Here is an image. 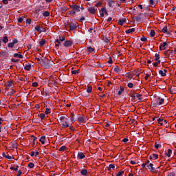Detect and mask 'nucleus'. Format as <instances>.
Instances as JSON below:
<instances>
[{
	"label": "nucleus",
	"mask_w": 176,
	"mask_h": 176,
	"mask_svg": "<svg viewBox=\"0 0 176 176\" xmlns=\"http://www.w3.org/2000/svg\"><path fill=\"white\" fill-rule=\"evenodd\" d=\"M69 14H70L71 16H75V14H76L75 11L74 10H72L69 12Z\"/></svg>",
	"instance_id": "nucleus-49"
},
{
	"label": "nucleus",
	"mask_w": 176,
	"mask_h": 176,
	"mask_svg": "<svg viewBox=\"0 0 176 176\" xmlns=\"http://www.w3.org/2000/svg\"><path fill=\"white\" fill-rule=\"evenodd\" d=\"M46 43V40H41L39 41L40 46H44V45Z\"/></svg>",
	"instance_id": "nucleus-36"
},
{
	"label": "nucleus",
	"mask_w": 176,
	"mask_h": 176,
	"mask_svg": "<svg viewBox=\"0 0 176 176\" xmlns=\"http://www.w3.org/2000/svg\"><path fill=\"white\" fill-rule=\"evenodd\" d=\"M62 126L65 129L67 127H69V124L68 123H67V121H65L63 123H62Z\"/></svg>",
	"instance_id": "nucleus-32"
},
{
	"label": "nucleus",
	"mask_w": 176,
	"mask_h": 176,
	"mask_svg": "<svg viewBox=\"0 0 176 176\" xmlns=\"http://www.w3.org/2000/svg\"><path fill=\"white\" fill-rule=\"evenodd\" d=\"M176 90V87L173 86L170 89V93H171V94H173V91H175Z\"/></svg>",
	"instance_id": "nucleus-47"
},
{
	"label": "nucleus",
	"mask_w": 176,
	"mask_h": 176,
	"mask_svg": "<svg viewBox=\"0 0 176 176\" xmlns=\"http://www.w3.org/2000/svg\"><path fill=\"white\" fill-rule=\"evenodd\" d=\"M166 35H168V36H171V30H167L166 32Z\"/></svg>",
	"instance_id": "nucleus-61"
},
{
	"label": "nucleus",
	"mask_w": 176,
	"mask_h": 176,
	"mask_svg": "<svg viewBox=\"0 0 176 176\" xmlns=\"http://www.w3.org/2000/svg\"><path fill=\"white\" fill-rule=\"evenodd\" d=\"M6 102V98H3L0 100V105H2V104H5Z\"/></svg>",
	"instance_id": "nucleus-38"
},
{
	"label": "nucleus",
	"mask_w": 176,
	"mask_h": 176,
	"mask_svg": "<svg viewBox=\"0 0 176 176\" xmlns=\"http://www.w3.org/2000/svg\"><path fill=\"white\" fill-rule=\"evenodd\" d=\"M122 91H124V88L120 89L118 91V96H121Z\"/></svg>",
	"instance_id": "nucleus-48"
},
{
	"label": "nucleus",
	"mask_w": 176,
	"mask_h": 176,
	"mask_svg": "<svg viewBox=\"0 0 176 176\" xmlns=\"http://www.w3.org/2000/svg\"><path fill=\"white\" fill-rule=\"evenodd\" d=\"M155 58H154V61H157L158 60H160V55L159 54V53H157L155 54Z\"/></svg>",
	"instance_id": "nucleus-27"
},
{
	"label": "nucleus",
	"mask_w": 176,
	"mask_h": 176,
	"mask_svg": "<svg viewBox=\"0 0 176 176\" xmlns=\"http://www.w3.org/2000/svg\"><path fill=\"white\" fill-rule=\"evenodd\" d=\"M157 122H158L159 124L161 126H166L167 127V121L164 120L163 118H157Z\"/></svg>",
	"instance_id": "nucleus-5"
},
{
	"label": "nucleus",
	"mask_w": 176,
	"mask_h": 176,
	"mask_svg": "<svg viewBox=\"0 0 176 176\" xmlns=\"http://www.w3.org/2000/svg\"><path fill=\"white\" fill-rule=\"evenodd\" d=\"M96 8H94V7H89V8H88V12H90L91 14H96Z\"/></svg>",
	"instance_id": "nucleus-12"
},
{
	"label": "nucleus",
	"mask_w": 176,
	"mask_h": 176,
	"mask_svg": "<svg viewBox=\"0 0 176 176\" xmlns=\"http://www.w3.org/2000/svg\"><path fill=\"white\" fill-rule=\"evenodd\" d=\"M149 163H150V161L149 160H146V162H143V164H144V166H148V164H149Z\"/></svg>",
	"instance_id": "nucleus-60"
},
{
	"label": "nucleus",
	"mask_w": 176,
	"mask_h": 176,
	"mask_svg": "<svg viewBox=\"0 0 176 176\" xmlns=\"http://www.w3.org/2000/svg\"><path fill=\"white\" fill-rule=\"evenodd\" d=\"M126 21H127V19H126L125 18L120 19L118 20V24L120 25H123V24H124Z\"/></svg>",
	"instance_id": "nucleus-13"
},
{
	"label": "nucleus",
	"mask_w": 176,
	"mask_h": 176,
	"mask_svg": "<svg viewBox=\"0 0 176 176\" xmlns=\"http://www.w3.org/2000/svg\"><path fill=\"white\" fill-rule=\"evenodd\" d=\"M87 51L89 52V53H93V52H94V48L91 47H87Z\"/></svg>",
	"instance_id": "nucleus-40"
},
{
	"label": "nucleus",
	"mask_w": 176,
	"mask_h": 176,
	"mask_svg": "<svg viewBox=\"0 0 176 176\" xmlns=\"http://www.w3.org/2000/svg\"><path fill=\"white\" fill-rule=\"evenodd\" d=\"M168 28L167 26L164 27V28L162 30V32L164 34H166L167 32Z\"/></svg>",
	"instance_id": "nucleus-45"
},
{
	"label": "nucleus",
	"mask_w": 176,
	"mask_h": 176,
	"mask_svg": "<svg viewBox=\"0 0 176 176\" xmlns=\"http://www.w3.org/2000/svg\"><path fill=\"white\" fill-rule=\"evenodd\" d=\"M166 46H167V42L162 43L160 45V50H166Z\"/></svg>",
	"instance_id": "nucleus-11"
},
{
	"label": "nucleus",
	"mask_w": 176,
	"mask_h": 176,
	"mask_svg": "<svg viewBox=\"0 0 176 176\" xmlns=\"http://www.w3.org/2000/svg\"><path fill=\"white\" fill-rule=\"evenodd\" d=\"M43 16L44 17H49V16H50V12L49 11H44Z\"/></svg>",
	"instance_id": "nucleus-26"
},
{
	"label": "nucleus",
	"mask_w": 176,
	"mask_h": 176,
	"mask_svg": "<svg viewBox=\"0 0 176 176\" xmlns=\"http://www.w3.org/2000/svg\"><path fill=\"white\" fill-rule=\"evenodd\" d=\"M78 116L77 122H79L80 123H86V122H87V118L85 116L78 114Z\"/></svg>",
	"instance_id": "nucleus-4"
},
{
	"label": "nucleus",
	"mask_w": 176,
	"mask_h": 176,
	"mask_svg": "<svg viewBox=\"0 0 176 176\" xmlns=\"http://www.w3.org/2000/svg\"><path fill=\"white\" fill-rule=\"evenodd\" d=\"M149 163H150V161L149 160H146V162H143V164H144V166H148V164H149Z\"/></svg>",
	"instance_id": "nucleus-59"
},
{
	"label": "nucleus",
	"mask_w": 176,
	"mask_h": 176,
	"mask_svg": "<svg viewBox=\"0 0 176 176\" xmlns=\"http://www.w3.org/2000/svg\"><path fill=\"white\" fill-rule=\"evenodd\" d=\"M171 153H173V151L171 149H168V151L165 153V155L168 157H171Z\"/></svg>",
	"instance_id": "nucleus-22"
},
{
	"label": "nucleus",
	"mask_w": 176,
	"mask_h": 176,
	"mask_svg": "<svg viewBox=\"0 0 176 176\" xmlns=\"http://www.w3.org/2000/svg\"><path fill=\"white\" fill-rule=\"evenodd\" d=\"M8 47H10V48L14 47V43H13V42L9 43Z\"/></svg>",
	"instance_id": "nucleus-44"
},
{
	"label": "nucleus",
	"mask_w": 176,
	"mask_h": 176,
	"mask_svg": "<svg viewBox=\"0 0 176 176\" xmlns=\"http://www.w3.org/2000/svg\"><path fill=\"white\" fill-rule=\"evenodd\" d=\"M78 159H85V157H86V155H85V153H82V152H80V153H78Z\"/></svg>",
	"instance_id": "nucleus-15"
},
{
	"label": "nucleus",
	"mask_w": 176,
	"mask_h": 176,
	"mask_svg": "<svg viewBox=\"0 0 176 176\" xmlns=\"http://www.w3.org/2000/svg\"><path fill=\"white\" fill-rule=\"evenodd\" d=\"M80 174L81 175H83V176H87V175L89 174V172H87V170L82 168L80 170Z\"/></svg>",
	"instance_id": "nucleus-14"
},
{
	"label": "nucleus",
	"mask_w": 176,
	"mask_h": 176,
	"mask_svg": "<svg viewBox=\"0 0 176 176\" xmlns=\"http://www.w3.org/2000/svg\"><path fill=\"white\" fill-rule=\"evenodd\" d=\"M24 19H25V16H19L18 17V22L21 24V23H23V21H24Z\"/></svg>",
	"instance_id": "nucleus-21"
},
{
	"label": "nucleus",
	"mask_w": 176,
	"mask_h": 176,
	"mask_svg": "<svg viewBox=\"0 0 176 176\" xmlns=\"http://www.w3.org/2000/svg\"><path fill=\"white\" fill-rule=\"evenodd\" d=\"M135 20L140 21V20H141V16H135Z\"/></svg>",
	"instance_id": "nucleus-58"
},
{
	"label": "nucleus",
	"mask_w": 176,
	"mask_h": 176,
	"mask_svg": "<svg viewBox=\"0 0 176 176\" xmlns=\"http://www.w3.org/2000/svg\"><path fill=\"white\" fill-rule=\"evenodd\" d=\"M12 147L14 148V149H17V143H14L12 144Z\"/></svg>",
	"instance_id": "nucleus-55"
},
{
	"label": "nucleus",
	"mask_w": 176,
	"mask_h": 176,
	"mask_svg": "<svg viewBox=\"0 0 176 176\" xmlns=\"http://www.w3.org/2000/svg\"><path fill=\"white\" fill-rule=\"evenodd\" d=\"M146 167L147 170H149L151 173H156V168L153 167V164L150 163Z\"/></svg>",
	"instance_id": "nucleus-6"
},
{
	"label": "nucleus",
	"mask_w": 176,
	"mask_h": 176,
	"mask_svg": "<svg viewBox=\"0 0 176 176\" xmlns=\"http://www.w3.org/2000/svg\"><path fill=\"white\" fill-rule=\"evenodd\" d=\"M26 24H31V19L28 18L26 19Z\"/></svg>",
	"instance_id": "nucleus-62"
},
{
	"label": "nucleus",
	"mask_w": 176,
	"mask_h": 176,
	"mask_svg": "<svg viewBox=\"0 0 176 176\" xmlns=\"http://www.w3.org/2000/svg\"><path fill=\"white\" fill-rule=\"evenodd\" d=\"M119 71H120V69L118 66L113 65V67L111 69V74L116 75V74H119Z\"/></svg>",
	"instance_id": "nucleus-7"
},
{
	"label": "nucleus",
	"mask_w": 176,
	"mask_h": 176,
	"mask_svg": "<svg viewBox=\"0 0 176 176\" xmlns=\"http://www.w3.org/2000/svg\"><path fill=\"white\" fill-rule=\"evenodd\" d=\"M67 27H69V31H74V30H76V28H78V22L74 21L69 23H67Z\"/></svg>",
	"instance_id": "nucleus-3"
},
{
	"label": "nucleus",
	"mask_w": 176,
	"mask_h": 176,
	"mask_svg": "<svg viewBox=\"0 0 176 176\" xmlns=\"http://www.w3.org/2000/svg\"><path fill=\"white\" fill-rule=\"evenodd\" d=\"M72 75H76V74H79V69L78 70H73L72 72Z\"/></svg>",
	"instance_id": "nucleus-52"
},
{
	"label": "nucleus",
	"mask_w": 176,
	"mask_h": 176,
	"mask_svg": "<svg viewBox=\"0 0 176 176\" xmlns=\"http://www.w3.org/2000/svg\"><path fill=\"white\" fill-rule=\"evenodd\" d=\"M59 120L60 123H64L65 122V117L61 116L59 118Z\"/></svg>",
	"instance_id": "nucleus-34"
},
{
	"label": "nucleus",
	"mask_w": 176,
	"mask_h": 176,
	"mask_svg": "<svg viewBox=\"0 0 176 176\" xmlns=\"http://www.w3.org/2000/svg\"><path fill=\"white\" fill-rule=\"evenodd\" d=\"M65 151H67V146H62L59 148V151H60V152H65Z\"/></svg>",
	"instance_id": "nucleus-28"
},
{
	"label": "nucleus",
	"mask_w": 176,
	"mask_h": 176,
	"mask_svg": "<svg viewBox=\"0 0 176 176\" xmlns=\"http://www.w3.org/2000/svg\"><path fill=\"white\" fill-rule=\"evenodd\" d=\"M140 41L142 42H146L148 41V38H146V37H144V36H142L141 38H140Z\"/></svg>",
	"instance_id": "nucleus-50"
},
{
	"label": "nucleus",
	"mask_w": 176,
	"mask_h": 176,
	"mask_svg": "<svg viewBox=\"0 0 176 176\" xmlns=\"http://www.w3.org/2000/svg\"><path fill=\"white\" fill-rule=\"evenodd\" d=\"M70 8L74 11V12L78 13V12H80V6L78 5H72L70 6Z\"/></svg>",
	"instance_id": "nucleus-8"
},
{
	"label": "nucleus",
	"mask_w": 176,
	"mask_h": 176,
	"mask_svg": "<svg viewBox=\"0 0 176 176\" xmlns=\"http://www.w3.org/2000/svg\"><path fill=\"white\" fill-rule=\"evenodd\" d=\"M161 146H162V144H159L157 142H155V149H159V148Z\"/></svg>",
	"instance_id": "nucleus-51"
},
{
	"label": "nucleus",
	"mask_w": 176,
	"mask_h": 176,
	"mask_svg": "<svg viewBox=\"0 0 176 176\" xmlns=\"http://www.w3.org/2000/svg\"><path fill=\"white\" fill-rule=\"evenodd\" d=\"M54 43H55V45H56L58 47H61V41L58 38L55 40Z\"/></svg>",
	"instance_id": "nucleus-16"
},
{
	"label": "nucleus",
	"mask_w": 176,
	"mask_h": 176,
	"mask_svg": "<svg viewBox=\"0 0 176 176\" xmlns=\"http://www.w3.org/2000/svg\"><path fill=\"white\" fill-rule=\"evenodd\" d=\"M133 86H134V85H133V82H129V83H128V85H127V87H129V89H133Z\"/></svg>",
	"instance_id": "nucleus-54"
},
{
	"label": "nucleus",
	"mask_w": 176,
	"mask_h": 176,
	"mask_svg": "<svg viewBox=\"0 0 176 176\" xmlns=\"http://www.w3.org/2000/svg\"><path fill=\"white\" fill-rule=\"evenodd\" d=\"M12 43L16 45V43H19V40L17 38H13Z\"/></svg>",
	"instance_id": "nucleus-57"
},
{
	"label": "nucleus",
	"mask_w": 176,
	"mask_h": 176,
	"mask_svg": "<svg viewBox=\"0 0 176 176\" xmlns=\"http://www.w3.org/2000/svg\"><path fill=\"white\" fill-rule=\"evenodd\" d=\"M104 127L107 129L108 127H109V126H111V124L109 123V121H107L106 122L104 123Z\"/></svg>",
	"instance_id": "nucleus-39"
},
{
	"label": "nucleus",
	"mask_w": 176,
	"mask_h": 176,
	"mask_svg": "<svg viewBox=\"0 0 176 176\" xmlns=\"http://www.w3.org/2000/svg\"><path fill=\"white\" fill-rule=\"evenodd\" d=\"M149 4L152 5L153 6H155V1L153 0H150L149 1Z\"/></svg>",
	"instance_id": "nucleus-63"
},
{
	"label": "nucleus",
	"mask_w": 176,
	"mask_h": 176,
	"mask_svg": "<svg viewBox=\"0 0 176 176\" xmlns=\"http://www.w3.org/2000/svg\"><path fill=\"white\" fill-rule=\"evenodd\" d=\"M34 30H35V31H37V32H39L40 34H41V32H42V29H41L40 25L39 26H36L34 28Z\"/></svg>",
	"instance_id": "nucleus-25"
},
{
	"label": "nucleus",
	"mask_w": 176,
	"mask_h": 176,
	"mask_svg": "<svg viewBox=\"0 0 176 176\" xmlns=\"http://www.w3.org/2000/svg\"><path fill=\"white\" fill-rule=\"evenodd\" d=\"M163 104H164V99L159 96H154V98L151 102V105L153 107H160V105H163Z\"/></svg>",
	"instance_id": "nucleus-2"
},
{
	"label": "nucleus",
	"mask_w": 176,
	"mask_h": 176,
	"mask_svg": "<svg viewBox=\"0 0 176 176\" xmlns=\"http://www.w3.org/2000/svg\"><path fill=\"white\" fill-rule=\"evenodd\" d=\"M74 44L72 40H69V41H65L63 43V45L65 47H70V46H72Z\"/></svg>",
	"instance_id": "nucleus-10"
},
{
	"label": "nucleus",
	"mask_w": 176,
	"mask_h": 176,
	"mask_svg": "<svg viewBox=\"0 0 176 176\" xmlns=\"http://www.w3.org/2000/svg\"><path fill=\"white\" fill-rule=\"evenodd\" d=\"M46 140V136H41L39 141L43 145H45V140Z\"/></svg>",
	"instance_id": "nucleus-20"
},
{
	"label": "nucleus",
	"mask_w": 176,
	"mask_h": 176,
	"mask_svg": "<svg viewBox=\"0 0 176 176\" xmlns=\"http://www.w3.org/2000/svg\"><path fill=\"white\" fill-rule=\"evenodd\" d=\"M50 113V108H46L45 109V114L47 115Z\"/></svg>",
	"instance_id": "nucleus-56"
},
{
	"label": "nucleus",
	"mask_w": 176,
	"mask_h": 176,
	"mask_svg": "<svg viewBox=\"0 0 176 176\" xmlns=\"http://www.w3.org/2000/svg\"><path fill=\"white\" fill-rule=\"evenodd\" d=\"M103 41L105 42V43H109V41H111V40L109 39V36H104Z\"/></svg>",
	"instance_id": "nucleus-18"
},
{
	"label": "nucleus",
	"mask_w": 176,
	"mask_h": 176,
	"mask_svg": "<svg viewBox=\"0 0 176 176\" xmlns=\"http://www.w3.org/2000/svg\"><path fill=\"white\" fill-rule=\"evenodd\" d=\"M45 117H46V114L45 113L40 114V118L41 119V120H43V119H45Z\"/></svg>",
	"instance_id": "nucleus-46"
},
{
	"label": "nucleus",
	"mask_w": 176,
	"mask_h": 176,
	"mask_svg": "<svg viewBox=\"0 0 176 176\" xmlns=\"http://www.w3.org/2000/svg\"><path fill=\"white\" fill-rule=\"evenodd\" d=\"M14 57L16 58H23V55L20 54H14Z\"/></svg>",
	"instance_id": "nucleus-31"
},
{
	"label": "nucleus",
	"mask_w": 176,
	"mask_h": 176,
	"mask_svg": "<svg viewBox=\"0 0 176 176\" xmlns=\"http://www.w3.org/2000/svg\"><path fill=\"white\" fill-rule=\"evenodd\" d=\"M99 13L100 17H104V14H106V16H108V11H107V9H105L104 8H102L101 10H100Z\"/></svg>",
	"instance_id": "nucleus-9"
},
{
	"label": "nucleus",
	"mask_w": 176,
	"mask_h": 176,
	"mask_svg": "<svg viewBox=\"0 0 176 176\" xmlns=\"http://www.w3.org/2000/svg\"><path fill=\"white\" fill-rule=\"evenodd\" d=\"M28 167H29V168H34V167H35V164L32 162H30L28 164Z\"/></svg>",
	"instance_id": "nucleus-37"
},
{
	"label": "nucleus",
	"mask_w": 176,
	"mask_h": 176,
	"mask_svg": "<svg viewBox=\"0 0 176 176\" xmlns=\"http://www.w3.org/2000/svg\"><path fill=\"white\" fill-rule=\"evenodd\" d=\"M2 42H3V43H8V42H9V38H8V36H3Z\"/></svg>",
	"instance_id": "nucleus-23"
},
{
	"label": "nucleus",
	"mask_w": 176,
	"mask_h": 176,
	"mask_svg": "<svg viewBox=\"0 0 176 176\" xmlns=\"http://www.w3.org/2000/svg\"><path fill=\"white\" fill-rule=\"evenodd\" d=\"M93 91V87L90 85L87 86V93H91Z\"/></svg>",
	"instance_id": "nucleus-24"
},
{
	"label": "nucleus",
	"mask_w": 176,
	"mask_h": 176,
	"mask_svg": "<svg viewBox=\"0 0 176 176\" xmlns=\"http://www.w3.org/2000/svg\"><path fill=\"white\" fill-rule=\"evenodd\" d=\"M159 158V155L156 154V153H153V160H156V159Z\"/></svg>",
	"instance_id": "nucleus-41"
},
{
	"label": "nucleus",
	"mask_w": 176,
	"mask_h": 176,
	"mask_svg": "<svg viewBox=\"0 0 176 176\" xmlns=\"http://www.w3.org/2000/svg\"><path fill=\"white\" fill-rule=\"evenodd\" d=\"M116 176H126V175H124V171H120L116 174Z\"/></svg>",
	"instance_id": "nucleus-30"
},
{
	"label": "nucleus",
	"mask_w": 176,
	"mask_h": 176,
	"mask_svg": "<svg viewBox=\"0 0 176 176\" xmlns=\"http://www.w3.org/2000/svg\"><path fill=\"white\" fill-rule=\"evenodd\" d=\"M155 35H156V32H155L154 30H151V32H150V36L151 38H153V36H155Z\"/></svg>",
	"instance_id": "nucleus-29"
},
{
	"label": "nucleus",
	"mask_w": 176,
	"mask_h": 176,
	"mask_svg": "<svg viewBox=\"0 0 176 176\" xmlns=\"http://www.w3.org/2000/svg\"><path fill=\"white\" fill-rule=\"evenodd\" d=\"M159 74H160V75H161V76H166V73H164L163 72V70H160Z\"/></svg>",
	"instance_id": "nucleus-43"
},
{
	"label": "nucleus",
	"mask_w": 176,
	"mask_h": 176,
	"mask_svg": "<svg viewBox=\"0 0 176 176\" xmlns=\"http://www.w3.org/2000/svg\"><path fill=\"white\" fill-rule=\"evenodd\" d=\"M8 87H13L14 84H13V81H9L8 84Z\"/></svg>",
	"instance_id": "nucleus-42"
},
{
	"label": "nucleus",
	"mask_w": 176,
	"mask_h": 176,
	"mask_svg": "<svg viewBox=\"0 0 176 176\" xmlns=\"http://www.w3.org/2000/svg\"><path fill=\"white\" fill-rule=\"evenodd\" d=\"M58 40H59L60 42H64V41H65V37L59 36Z\"/></svg>",
	"instance_id": "nucleus-53"
},
{
	"label": "nucleus",
	"mask_w": 176,
	"mask_h": 176,
	"mask_svg": "<svg viewBox=\"0 0 176 176\" xmlns=\"http://www.w3.org/2000/svg\"><path fill=\"white\" fill-rule=\"evenodd\" d=\"M141 97H142V94H136V98H138L139 101H142V98Z\"/></svg>",
	"instance_id": "nucleus-35"
},
{
	"label": "nucleus",
	"mask_w": 176,
	"mask_h": 176,
	"mask_svg": "<svg viewBox=\"0 0 176 176\" xmlns=\"http://www.w3.org/2000/svg\"><path fill=\"white\" fill-rule=\"evenodd\" d=\"M135 31V28H131V29H129L125 31L126 34H133V32H134Z\"/></svg>",
	"instance_id": "nucleus-19"
},
{
	"label": "nucleus",
	"mask_w": 176,
	"mask_h": 176,
	"mask_svg": "<svg viewBox=\"0 0 176 176\" xmlns=\"http://www.w3.org/2000/svg\"><path fill=\"white\" fill-rule=\"evenodd\" d=\"M40 64L42 67H43V68H45V69H49V68L53 67L54 63L53 62V60H50L46 57H43L41 58Z\"/></svg>",
	"instance_id": "nucleus-1"
},
{
	"label": "nucleus",
	"mask_w": 176,
	"mask_h": 176,
	"mask_svg": "<svg viewBox=\"0 0 176 176\" xmlns=\"http://www.w3.org/2000/svg\"><path fill=\"white\" fill-rule=\"evenodd\" d=\"M70 120L72 122V123H75V118H74V113H71V118H70Z\"/></svg>",
	"instance_id": "nucleus-33"
},
{
	"label": "nucleus",
	"mask_w": 176,
	"mask_h": 176,
	"mask_svg": "<svg viewBox=\"0 0 176 176\" xmlns=\"http://www.w3.org/2000/svg\"><path fill=\"white\" fill-rule=\"evenodd\" d=\"M32 67V65H31V64L25 65L24 67V69L25 71H30Z\"/></svg>",
	"instance_id": "nucleus-17"
},
{
	"label": "nucleus",
	"mask_w": 176,
	"mask_h": 176,
	"mask_svg": "<svg viewBox=\"0 0 176 176\" xmlns=\"http://www.w3.org/2000/svg\"><path fill=\"white\" fill-rule=\"evenodd\" d=\"M168 176H175V173L174 172H170Z\"/></svg>",
	"instance_id": "nucleus-64"
}]
</instances>
